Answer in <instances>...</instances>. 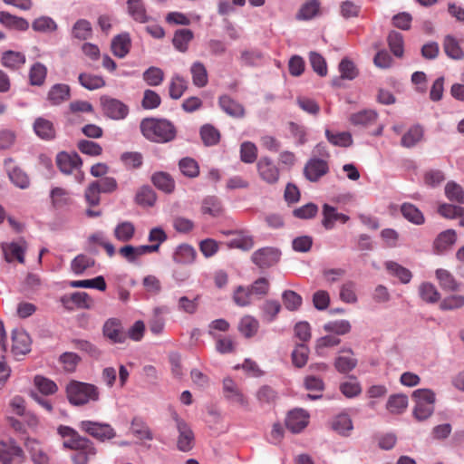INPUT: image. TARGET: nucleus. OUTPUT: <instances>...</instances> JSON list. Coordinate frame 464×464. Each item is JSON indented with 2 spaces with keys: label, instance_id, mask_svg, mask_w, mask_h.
Here are the masks:
<instances>
[{
  "label": "nucleus",
  "instance_id": "f257e3e1",
  "mask_svg": "<svg viewBox=\"0 0 464 464\" xmlns=\"http://www.w3.org/2000/svg\"><path fill=\"white\" fill-rule=\"evenodd\" d=\"M57 432L64 439L63 447L75 451L72 457L73 464H89L95 459L98 450L90 439L81 436L74 429L64 425H60Z\"/></svg>",
  "mask_w": 464,
  "mask_h": 464
},
{
  "label": "nucleus",
  "instance_id": "f03ea898",
  "mask_svg": "<svg viewBox=\"0 0 464 464\" xmlns=\"http://www.w3.org/2000/svg\"><path fill=\"white\" fill-rule=\"evenodd\" d=\"M140 130L147 140L158 143L169 142L177 136L175 125L166 119H143L140 122Z\"/></svg>",
  "mask_w": 464,
  "mask_h": 464
},
{
  "label": "nucleus",
  "instance_id": "7ed1b4c3",
  "mask_svg": "<svg viewBox=\"0 0 464 464\" xmlns=\"http://www.w3.org/2000/svg\"><path fill=\"white\" fill-rule=\"evenodd\" d=\"M168 237L165 231L160 227L150 229L148 239L151 245H142L134 246L125 245L119 249V254L129 263H135L141 256L158 252L160 245L167 240Z\"/></svg>",
  "mask_w": 464,
  "mask_h": 464
},
{
  "label": "nucleus",
  "instance_id": "20e7f679",
  "mask_svg": "<svg viewBox=\"0 0 464 464\" xmlns=\"http://www.w3.org/2000/svg\"><path fill=\"white\" fill-rule=\"evenodd\" d=\"M67 399L75 406L85 405L100 399V392L97 386L92 383L72 381L66 386Z\"/></svg>",
  "mask_w": 464,
  "mask_h": 464
},
{
  "label": "nucleus",
  "instance_id": "39448f33",
  "mask_svg": "<svg viewBox=\"0 0 464 464\" xmlns=\"http://www.w3.org/2000/svg\"><path fill=\"white\" fill-rule=\"evenodd\" d=\"M416 400L413 411L415 418L419 420L428 419L434 411L435 394L429 389H419L413 392Z\"/></svg>",
  "mask_w": 464,
  "mask_h": 464
},
{
  "label": "nucleus",
  "instance_id": "423d86ee",
  "mask_svg": "<svg viewBox=\"0 0 464 464\" xmlns=\"http://www.w3.org/2000/svg\"><path fill=\"white\" fill-rule=\"evenodd\" d=\"M79 429L92 437L93 439L104 442L115 438V430L108 423L92 420H82L78 424Z\"/></svg>",
  "mask_w": 464,
  "mask_h": 464
},
{
  "label": "nucleus",
  "instance_id": "0eeeda50",
  "mask_svg": "<svg viewBox=\"0 0 464 464\" xmlns=\"http://www.w3.org/2000/svg\"><path fill=\"white\" fill-rule=\"evenodd\" d=\"M100 101L102 111L108 118L120 121L128 116L129 107L121 101L109 96H102Z\"/></svg>",
  "mask_w": 464,
  "mask_h": 464
},
{
  "label": "nucleus",
  "instance_id": "6e6552de",
  "mask_svg": "<svg viewBox=\"0 0 464 464\" xmlns=\"http://www.w3.org/2000/svg\"><path fill=\"white\" fill-rule=\"evenodd\" d=\"M173 418L179 431L177 448L182 452H188L191 450L195 445L194 433L188 424L184 420L180 419L176 413Z\"/></svg>",
  "mask_w": 464,
  "mask_h": 464
},
{
  "label": "nucleus",
  "instance_id": "1a4fd4ad",
  "mask_svg": "<svg viewBox=\"0 0 464 464\" xmlns=\"http://www.w3.org/2000/svg\"><path fill=\"white\" fill-rule=\"evenodd\" d=\"M280 251L275 247H262L252 254V262L260 269L276 265L280 259Z\"/></svg>",
  "mask_w": 464,
  "mask_h": 464
},
{
  "label": "nucleus",
  "instance_id": "9d476101",
  "mask_svg": "<svg viewBox=\"0 0 464 464\" xmlns=\"http://www.w3.org/2000/svg\"><path fill=\"white\" fill-rule=\"evenodd\" d=\"M223 394L227 401L243 408L248 407V400L237 382L229 377L223 380Z\"/></svg>",
  "mask_w": 464,
  "mask_h": 464
},
{
  "label": "nucleus",
  "instance_id": "9b49d317",
  "mask_svg": "<svg viewBox=\"0 0 464 464\" xmlns=\"http://www.w3.org/2000/svg\"><path fill=\"white\" fill-rule=\"evenodd\" d=\"M256 169L260 179L269 185H275L280 178V170L273 160L268 157H262L257 164Z\"/></svg>",
  "mask_w": 464,
  "mask_h": 464
},
{
  "label": "nucleus",
  "instance_id": "f8f14e48",
  "mask_svg": "<svg viewBox=\"0 0 464 464\" xmlns=\"http://www.w3.org/2000/svg\"><path fill=\"white\" fill-rule=\"evenodd\" d=\"M24 457V450L14 440L0 441V461L3 464L21 463Z\"/></svg>",
  "mask_w": 464,
  "mask_h": 464
},
{
  "label": "nucleus",
  "instance_id": "ddd939ff",
  "mask_svg": "<svg viewBox=\"0 0 464 464\" xmlns=\"http://www.w3.org/2000/svg\"><path fill=\"white\" fill-rule=\"evenodd\" d=\"M102 333L111 343H123L127 340L121 322L117 318L108 319L103 324Z\"/></svg>",
  "mask_w": 464,
  "mask_h": 464
},
{
  "label": "nucleus",
  "instance_id": "4468645a",
  "mask_svg": "<svg viewBox=\"0 0 464 464\" xmlns=\"http://www.w3.org/2000/svg\"><path fill=\"white\" fill-rule=\"evenodd\" d=\"M328 171L329 166L327 161L317 158L309 160L304 168V175L311 182L318 181Z\"/></svg>",
  "mask_w": 464,
  "mask_h": 464
},
{
  "label": "nucleus",
  "instance_id": "2eb2a0df",
  "mask_svg": "<svg viewBox=\"0 0 464 464\" xmlns=\"http://www.w3.org/2000/svg\"><path fill=\"white\" fill-rule=\"evenodd\" d=\"M309 413L303 409L290 411L285 419V425L293 433L303 430L309 422Z\"/></svg>",
  "mask_w": 464,
  "mask_h": 464
},
{
  "label": "nucleus",
  "instance_id": "dca6fc26",
  "mask_svg": "<svg viewBox=\"0 0 464 464\" xmlns=\"http://www.w3.org/2000/svg\"><path fill=\"white\" fill-rule=\"evenodd\" d=\"M31 338L22 329H14L12 332V353L15 356L24 355L31 351Z\"/></svg>",
  "mask_w": 464,
  "mask_h": 464
},
{
  "label": "nucleus",
  "instance_id": "f3484780",
  "mask_svg": "<svg viewBox=\"0 0 464 464\" xmlns=\"http://www.w3.org/2000/svg\"><path fill=\"white\" fill-rule=\"evenodd\" d=\"M56 164L64 174H71L74 169L81 168L82 160L77 153L60 152L56 157Z\"/></svg>",
  "mask_w": 464,
  "mask_h": 464
},
{
  "label": "nucleus",
  "instance_id": "a211bd4d",
  "mask_svg": "<svg viewBox=\"0 0 464 464\" xmlns=\"http://www.w3.org/2000/svg\"><path fill=\"white\" fill-rule=\"evenodd\" d=\"M26 248L25 241L21 240L20 242H11L2 244V249L4 252L5 259L11 263L13 261H18L23 264L24 262V252Z\"/></svg>",
  "mask_w": 464,
  "mask_h": 464
},
{
  "label": "nucleus",
  "instance_id": "6ab92c4d",
  "mask_svg": "<svg viewBox=\"0 0 464 464\" xmlns=\"http://www.w3.org/2000/svg\"><path fill=\"white\" fill-rule=\"evenodd\" d=\"M323 14L321 2L319 0H308L304 3L295 14L299 21H309Z\"/></svg>",
  "mask_w": 464,
  "mask_h": 464
},
{
  "label": "nucleus",
  "instance_id": "aec40b11",
  "mask_svg": "<svg viewBox=\"0 0 464 464\" xmlns=\"http://www.w3.org/2000/svg\"><path fill=\"white\" fill-rule=\"evenodd\" d=\"M0 24L9 29L20 32L27 31L29 28V23L26 19L14 15L8 12H0Z\"/></svg>",
  "mask_w": 464,
  "mask_h": 464
},
{
  "label": "nucleus",
  "instance_id": "412c9836",
  "mask_svg": "<svg viewBox=\"0 0 464 464\" xmlns=\"http://www.w3.org/2000/svg\"><path fill=\"white\" fill-rule=\"evenodd\" d=\"M345 355H338L334 360V367L341 373H347L353 371L357 365V359L353 357L351 348H343L340 351Z\"/></svg>",
  "mask_w": 464,
  "mask_h": 464
},
{
  "label": "nucleus",
  "instance_id": "4be33fe9",
  "mask_svg": "<svg viewBox=\"0 0 464 464\" xmlns=\"http://www.w3.org/2000/svg\"><path fill=\"white\" fill-rule=\"evenodd\" d=\"M24 445L34 464H49L50 458L38 440L27 439Z\"/></svg>",
  "mask_w": 464,
  "mask_h": 464
},
{
  "label": "nucleus",
  "instance_id": "5701e85b",
  "mask_svg": "<svg viewBox=\"0 0 464 464\" xmlns=\"http://www.w3.org/2000/svg\"><path fill=\"white\" fill-rule=\"evenodd\" d=\"M34 130L40 139L44 140H52L56 136V130L53 123L42 117L34 121Z\"/></svg>",
  "mask_w": 464,
  "mask_h": 464
},
{
  "label": "nucleus",
  "instance_id": "b1692460",
  "mask_svg": "<svg viewBox=\"0 0 464 464\" xmlns=\"http://www.w3.org/2000/svg\"><path fill=\"white\" fill-rule=\"evenodd\" d=\"M127 8L129 14L136 22L145 24L150 20L142 0H128Z\"/></svg>",
  "mask_w": 464,
  "mask_h": 464
},
{
  "label": "nucleus",
  "instance_id": "393cba45",
  "mask_svg": "<svg viewBox=\"0 0 464 464\" xmlns=\"http://www.w3.org/2000/svg\"><path fill=\"white\" fill-rule=\"evenodd\" d=\"M457 240V234L454 229H447L438 235L434 240L433 246L437 253H443L451 247Z\"/></svg>",
  "mask_w": 464,
  "mask_h": 464
},
{
  "label": "nucleus",
  "instance_id": "a878e982",
  "mask_svg": "<svg viewBox=\"0 0 464 464\" xmlns=\"http://www.w3.org/2000/svg\"><path fill=\"white\" fill-rule=\"evenodd\" d=\"M440 286L445 291L456 292L459 288V283L447 269L439 268L435 272Z\"/></svg>",
  "mask_w": 464,
  "mask_h": 464
},
{
  "label": "nucleus",
  "instance_id": "bb28decb",
  "mask_svg": "<svg viewBox=\"0 0 464 464\" xmlns=\"http://www.w3.org/2000/svg\"><path fill=\"white\" fill-rule=\"evenodd\" d=\"M131 41L129 34H122L115 36L111 42V52L119 57L124 58L130 52Z\"/></svg>",
  "mask_w": 464,
  "mask_h": 464
},
{
  "label": "nucleus",
  "instance_id": "cd10ccee",
  "mask_svg": "<svg viewBox=\"0 0 464 464\" xmlns=\"http://www.w3.org/2000/svg\"><path fill=\"white\" fill-rule=\"evenodd\" d=\"M323 215L324 218L322 223L326 229H332L335 221H341L344 224L349 220L348 216L343 213H337L334 207H331L327 204L324 205Z\"/></svg>",
  "mask_w": 464,
  "mask_h": 464
},
{
  "label": "nucleus",
  "instance_id": "c85d7f7f",
  "mask_svg": "<svg viewBox=\"0 0 464 464\" xmlns=\"http://www.w3.org/2000/svg\"><path fill=\"white\" fill-rule=\"evenodd\" d=\"M259 329V322L254 316L244 315L238 323L237 330L246 338L254 337Z\"/></svg>",
  "mask_w": 464,
  "mask_h": 464
},
{
  "label": "nucleus",
  "instance_id": "c756f323",
  "mask_svg": "<svg viewBox=\"0 0 464 464\" xmlns=\"http://www.w3.org/2000/svg\"><path fill=\"white\" fill-rule=\"evenodd\" d=\"M196 257L197 252L195 248L188 244L179 246L173 255V260L182 265L192 264Z\"/></svg>",
  "mask_w": 464,
  "mask_h": 464
},
{
  "label": "nucleus",
  "instance_id": "7c9ffc66",
  "mask_svg": "<svg viewBox=\"0 0 464 464\" xmlns=\"http://www.w3.org/2000/svg\"><path fill=\"white\" fill-rule=\"evenodd\" d=\"M70 87L67 84L56 83L51 87L48 92V100L53 105H59L69 100Z\"/></svg>",
  "mask_w": 464,
  "mask_h": 464
},
{
  "label": "nucleus",
  "instance_id": "2f4dec72",
  "mask_svg": "<svg viewBox=\"0 0 464 464\" xmlns=\"http://www.w3.org/2000/svg\"><path fill=\"white\" fill-rule=\"evenodd\" d=\"M219 105L227 114L232 117L241 118L245 114L244 107L228 95H223L219 98Z\"/></svg>",
  "mask_w": 464,
  "mask_h": 464
},
{
  "label": "nucleus",
  "instance_id": "473e14b6",
  "mask_svg": "<svg viewBox=\"0 0 464 464\" xmlns=\"http://www.w3.org/2000/svg\"><path fill=\"white\" fill-rule=\"evenodd\" d=\"M377 113L372 110H363L350 116V121L354 126L367 127L376 122Z\"/></svg>",
  "mask_w": 464,
  "mask_h": 464
},
{
  "label": "nucleus",
  "instance_id": "72a5a7b5",
  "mask_svg": "<svg viewBox=\"0 0 464 464\" xmlns=\"http://www.w3.org/2000/svg\"><path fill=\"white\" fill-rule=\"evenodd\" d=\"M25 55L23 53L14 51L5 52L1 58L2 64L12 70L21 68L25 63Z\"/></svg>",
  "mask_w": 464,
  "mask_h": 464
},
{
  "label": "nucleus",
  "instance_id": "f704fd0d",
  "mask_svg": "<svg viewBox=\"0 0 464 464\" xmlns=\"http://www.w3.org/2000/svg\"><path fill=\"white\" fill-rule=\"evenodd\" d=\"M95 266L94 258L80 254L76 256L71 262V270L76 276L82 275L87 269Z\"/></svg>",
  "mask_w": 464,
  "mask_h": 464
},
{
  "label": "nucleus",
  "instance_id": "c9c22d12",
  "mask_svg": "<svg viewBox=\"0 0 464 464\" xmlns=\"http://www.w3.org/2000/svg\"><path fill=\"white\" fill-rule=\"evenodd\" d=\"M151 181L156 188L166 192L171 193L175 188V181L167 172H156L151 177Z\"/></svg>",
  "mask_w": 464,
  "mask_h": 464
},
{
  "label": "nucleus",
  "instance_id": "e433bc0d",
  "mask_svg": "<svg viewBox=\"0 0 464 464\" xmlns=\"http://www.w3.org/2000/svg\"><path fill=\"white\" fill-rule=\"evenodd\" d=\"M193 84L198 88L205 87L208 82V75L205 65L200 62H195L190 67Z\"/></svg>",
  "mask_w": 464,
  "mask_h": 464
},
{
  "label": "nucleus",
  "instance_id": "4c0bfd02",
  "mask_svg": "<svg viewBox=\"0 0 464 464\" xmlns=\"http://www.w3.org/2000/svg\"><path fill=\"white\" fill-rule=\"evenodd\" d=\"M135 226L130 221L119 223L113 231L114 237L121 242L130 241L135 235Z\"/></svg>",
  "mask_w": 464,
  "mask_h": 464
},
{
  "label": "nucleus",
  "instance_id": "58836bf2",
  "mask_svg": "<svg viewBox=\"0 0 464 464\" xmlns=\"http://www.w3.org/2000/svg\"><path fill=\"white\" fill-rule=\"evenodd\" d=\"M401 212L404 218L411 223L422 225L425 222L422 212L411 203H403L401 207Z\"/></svg>",
  "mask_w": 464,
  "mask_h": 464
},
{
  "label": "nucleus",
  "instance_id": "ea45409f",
  "mask_svg": "<svg viewBox=\"0 0 464 464\" xmlns=\"http://www.w3.org/2000/svg\"><path fill=\"white\" fill-rule=\"evenodd\" d=\"M52 205L56 209L63 208L72 203L69 192L62 188L56 187L51 190Z\"/></svg>",
  "mask_w": 464,
  "mask_h": 464
},
{
  "label": "nucleus",
  "instance_id": "a19ab883",
  "mask_svg": "<svg viewBox=\"0 0 464 464\" xmlns=\"http://www.w3.org/2000/svg\"><path fill=\"white\" fill-rule=\"evenodd\" d=\"M188 89V82L182 76L174 74L169 82V94L171 99H179Z\"/></svg>",
  "mask_w": 464,
  "mask_h": 464
},
{
  "label": "nucleus",
  "instance_id": "79ce46f5",
  "mask_svg": "<svg viewBox=\"0 0 464 464\" xmlns=\"http://www.w3.org/2000/svg\"><path fill=\"white\" fill-rule=\"evenodd\" d=\"M445 53L451 59L460 60L464 57V52L459 42L451 35H447L443 41Z\"/></svg>",
  "mask_w": 464,
  "mask_h": 464
},
{
  "label": "nucleus",
  "instance_id": "37998d69",
  "mask_svg": "<svg viewBox=\"0 0 464 464\" xmlns=\"http://www.w3.org/2000/svg\"><path fill=\"white\" fill-rule=\"evenodd\" d=\"M193 39V33L189 29H179L174 34L172 43L174 47L181 53L188 50V44Z\"/></svg>",
  "mask_w": 464,
  "mask_h": 464
},
{
  "label": "nucleus",
  "instance_id": "c03bdc74",
  "mask_svg": "<svg viewBox=\"0 0 464 464\" xmlns=\"http://www.w3.org/2000/svg\"><path fill=\"white\" fill-rule=\"evenodd\" d=\"M130 430L131 432L140 440H153L152 432L147 423L140 417L133 418Z\"/></svg>",
  "mask_w": 464,
  "mask_h": 464
},
{
  "label": "nucleus",
  "instance_id": "a18cd8bd",
  "mask_svg": "<svg viewBox=\"0 0 464 464\" xmlns=\"http://www.w3.org/2000/svg\"><path fill=\"white\" fill-rule=\"evenodd\" d=\"M385 267L392 276L399 278L402 284H408L412 277V274L409 269L396 262L388 261L385 263Z\"/></svg>",
  "mask_w": 464,
  "mask_h": 464
},
{
  "label": "nucleus",
  "instance_id": "49530a36",
  "mask_svg": "<svg viewBox=\"0 0 464 464\" xmlns=\"http://www.w3.org/2000/svg\"><path fill=\"white\" fill-rule=\"evenodd\" d=\"M200 137L206 146H214L220 140V132L211 124H205L200 129Z\"/></svg>",
  "mask_w": 464,
  "mask_h": 464
},
{
  "label": "nucleus",
  "instance_id": "de8ad7c7",
  "mask_svg": "<svg viewBox=\"0 0 464 464\" xmlns=\"http://www.w3.org/2000/svg\"><path fill=\"white\" fill-rule=\"evenodd\" d=\"M92 24L85 19L78 20L72 28V35L78 40H87L92 36Z\"/></svg>",
  "mask_w": 464,
  "mask_h": 464
},
{
  "label": "nucleus",
  "instance_id": "09e8293b",
  "mask_svg": "<svg viewBox=\"0 0 464 464\" xmlns=\"http://www.w3.org/2000/svg\"><path fill=\"white\" fill-rule=\"evenodd\" d=\"M408 406V397L403 394L392 395L386 404L387 410L392 414L403 412Z\"/></svg>",
  "mask_w": 464,
  "mask_h": 464
},
{
  "label": "nucleus",
  "instance_id": "8fccbe9b",
  "mask_svg": "<svg viewBox=\"0 0 464 464\" xmlns=\"http://www.w3.org/2000/svg\"><path fill=\"white\" fill-rule=\"evenodd\" d=\"M47 75V68L41 63H34L29 71L30 84L34 86H42Z\"/></svg>",
  "mask_w": 464,
  "mask_h": 464
},
{
  "label": "nucleus",
  "instance_id": "3c124183",
  "mask_svg": "<svg viewBox=\"0 0 464 464\" xmlns=\"http://www.w3.org/2000/svg\"><path fill=\"white\" fill-rule=\"evenodd\" d=\"M69 285L74 288H95L100 291H104L106 289V282L102 276H96L92 279L71 281Z\"/></svg>",
  "mask_w": 464,
  "mask_h": 464
},
{
  "label": "nucleus",
  "instance_id": "603ef678",
  "mask_svg": "<svg viewBox=\"0 0 464 464\" xmlns=\"http://www.w3.org/2000/svg\"><path fill=\"white\" fill-rule=\"evenodd\" d=\"M78 79L82 87L91 91L100 89L105 85V81L102 77L91 73H81Z\"/></svg>",
  "mask_w": 464,
  "mask_h": 464
},
{
  "label": "nucleus",
  "instance_id": "864d4df0",
  "mask_svg": "<svg viewBox=\"0 0 464 464\" xmlns=\"http://www.w3.org/2000/svg\"><path fill=\"white\" fill-rule=\"evenodd\" d=\"M142 77L148 85L154 87L163 82L165 74L160 68L150 66L143 72Z\"/></svg>",
  "mask_w": 464,
  "mask_h": 464
},
{
  "label": "nucleus",
  "instance_id": "5fc2aeb1",
  "mask_svg": "<svg viewBox=\"0 0 464 464\" xmlns=\"http://www.w3.org/2000/svg\"><path fill=\"white\" fill-rule=\"evenodd\" d=\"M445 195L451 202L464 203V190L462 187L454 181H450L445 186Z\"/></svg>",
  "mask_w": 464,
  "mask_h": 464
},
{
  "label": "nucleus",
  "instance_id": "6e6d98bb",
  "mask_svg": "<svg viewBox=\"0 0 464 464\" xmlns=\"http://www.w3.org/2000/svg\"><path fill=\"white\" fill-rule=\"evenodd\" d=\"M201 211L204 215L218 217L222 213V207L219 199L216 197L206 198L201 206Z\"/></svg>",
  "mask_w": 464,
  "mask_h": 464
},
{
  "label": "nucleus",
  "instance_id": "4d7b16f0",
  "mask_svg": "<svg viewBox=\"0 0 464 464\" xmlns=\"http://www.w3.org/2000/svg\"><path fill=\"white\" fill-rule=\"evenodd\" d=\"M333 429L342 435H348L353 430V422L348 414H339L333 420Z\"/></svg>",
  "mask_w": 464,
  "mask_h": 464
},
{
  "label": "nucleus",
  "instance_id": "13d9d810",
  "mask_svg": "<svg viewBox=\"0 0 464 464\" xmlns=\"http://www.w3.org/2000/svg\"><path fill=\"white\" fill-rule=\"evenodd\" d=\"M282 300L285 307L289 311L298 310L303 303L301 295L293 290L284 291Z\"/></svg>",
  "mask_w": 464,
  "mask_h": 464
},
{
  "label": "nucleus",
  "instance_id": "bf43d9fd",
  "mask_svg": "<svg viewBox=\"0 0 464 464\" xmlns=\"http://www.w3.org/2000/svg\"><path fill=\"white\" fill-rule=\"evenodd\" d=\"M422 129L420 126H413L402 136L401 144L406 148L413 147L422 139Z\"/></svg>",
  "mask_w": 464,
  "mask_h": 464
},
{
  "label": "nucleus",
  "instance_id": "052dcab7",
  "mask_svg": "<svg viewBox=\"0 0 464 464\" xmlns=\"http://www.w3.org/2000/svg\"><path fill=\"white\" fill-rule=\"evenodd\" d=\"M32 28L35 32L51 33L57 30V24L49 16H41L33 22Z\"/></svg>",
  "mask_w": 464,
  "mask_h": 464
},
{
  "label": "nucleus",
  "instance_id": "680f3d73",
  "mask_svg": "<svg viewBox=\"0 0 464 464\" xmlns=\"http://www.w3.org/2000/svg\"><path fill=\"white\" fill-rule=\"evenodd\" d=\"M325 136L328 141L334 146L349 147L353 143V138L349 132L344 131L334 134L329 130H326Z\"/></svg>",
  "mask_w": 464,
  "mask_h": 464
},
{
  "label": "nucleus",
  "instance_id": "e2e57ef3",
  "mask_svg": "<svg viewBox=\"0 0 464 464\" xmlns=\"http://www.w3.org/2000/svg\"><path fill=\"white\" fill-rule=\"evenodd\" d=\"M387 41L393 54L397 57H401L404 52L402 34L398 32L392 31L388 35Z\"/></svg>",
  "mask_w": 464,
  "mask_h": 464
},
{
  "label": "nucleus",
  "instance_id": "0e129e2a",
  "mask_svg": "<svg viewBox=\"0 0 464 464\" xmlns=\"http://www.w3.org/2000/svg\"><path fill=\"white\" fill-rule=\"evenodd\" d=\"M308 347L304 343L297 344L294 351L292 352L293 364L297 368L304 367L308 361Z\"/></svg>",
  "mask_w": 464,
  "mask_h": 464
},
{
  "label": "nucleus",
  "instance_id": "69168bd1",
  "mask_svg": "<svg viewBox=\"0 0 464 464\" xmlns=\"http://www.w3.org/2000/svg\"><path fill=\"white\" fill-rule=\"evenodd\" d=\"M351 324L347 320H336L328 322L324 325V330L327 333H334L338 335H343L351 331Z\"/></svg>",
  "mask_w": 464,
  "mask_h": 464
},
{
  "label": "nucleus",
  "instance_id": "338daca9",
  "mask_svg": "<svg viewBox=\"0 0 464 464\" xmlns=\"http://www.w3.org/2000/svg\"><path fill=\"white\" fill-rule=\"evenodd\" d=\"M34 382L38 391L44 395L53 394L58 390L54 382L41 375L35 376Z\"/></svg>",
  "mask_w": 464,
  "mask_h": 464
},
{
  "label": "nucleus",
  "instance_id": "774afa93",
  "mask_svg": "<svg viewBox=\"0 0 464 464\" xmlns=\"http://www.w3.org/2000/svg\"><path fill=\"white\" fill-rule=\"evenodd\" d=\"M77 148L82 154L92 157L100 156L102 153V148L100 144L88 140H79Z\"/></svg>",
  "mask_w": 464,
  "mask_h": 464
}]
</instances>
